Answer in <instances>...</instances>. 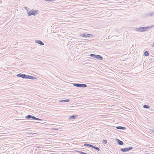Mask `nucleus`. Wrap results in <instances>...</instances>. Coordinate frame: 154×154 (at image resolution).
Instances as JSON below:
<instances>
[{
	"label": "nucleus",
	"instance_id": "15",
	"mask_svg": "<svg viewBox=\"0 0 154 154\" xmlns=\"http://www.w3.org/2000/svg\"><path fill=\"white\" fill-rule=\"evenodd\" d=\"M149 52L148 51H146L144 53V55L146 56H148L149 55Z\"/></svg>",
	"mask_w": 154,
	"mask_h": 154
},
{
	"label": "nucleus",
	"instance_id": "18",
	"mask_svg": "<svg viewBox=\"0 0 154 154\" xmlns=\"http://www.w3.org/2000/svg\"><path fill=\"white\" fill-rule=\"evenodd\" d=\"M31 75H26L25 79H30Z\"/></svg>",
	"mask_w": 154,
	"mask_h": 154
},
{
	"label": "nucleus",
	"instance_id": "19",
	"mask_svg": "<svg viewBox=\"0 0 154 154\" xmlns=\"http://www.w3.org/2000/svg\"><path fill=\"white\" fill-rule=\"evenodd\" d=\"M32 79V80H34V79H37L35 77H33V76H31V78H30V79Z\"/></svg>",
	"mask_w": 154,
	"mask_h": 154
},
{
	"label": "nucleus",
	"instance_id": "28",
	"mask_svg": "<svg viewBox=\"0 0 154 154\" xmlns=\"http://www.w3.org/2000/svg\"><path fill=\"white\" fill-rule=\"evenodd\" d=\"M16 120H20V119H16Z\"/></svg>",
	"mask_w": 154,
	"mask_h": 154
},
{
	"label": "nucleus",
	"instance_id": "27",
	"mask_svg": "<svg viewBox=\"0 0 154 154\" xmlns=\"http://www.w3.org/2000/svg\"><path fill=\"white\" fill-rule=\"evenodd\" d=\"M84 42V41H79L78 42Z\"/></svg>",
	"mask_w": 154,
	"mask_h": 154
},
{
	"label": "nucleus",
	"instance_id": "8",
	"mask_svg": "<svg viewBox=\"0 0 154 154\" xmlns=\"http://www.w3.org/2000/svg\"><path fill=\"white\" fill-rule=\"evenodd\" d=\"M25 75L26 74H22L21 73H19L17 75V77H21L23 79H25Z\"/></svg>",
	"mask_w": 154,
	"mask_h": 154
},
{
	"label": "nucleus",
	"instance_id": "12",
	"mask_svg": "<svg viewBox=\"0 0 154 154\" xmlns=\"http://www.w3.org/2000/svg\"><path fill=\"white\" fill-rule=\"evenodd\" d=\"M116 128L118 129H122L123 130H125L126 129V128L125 127L121 126H117L116 127Z\"/></svg>",
	"mask_w": 154,
	"mask_h": 154
},
{
	"label": "nucleus",
	"instance_id": "20",
	"mask_svg": "<svg viewBox=\"0 0 154 154\" xmlns=\"http://www.w3.org/2000/svg\"><path fill=\"white\" fill-rule=\"evenodd\" d=\"M107 141L105 140H103V143L105 144H106L107 143Z\"/></svg>",
	"mask_w": 154,
	"mask_h": 154
},
{
	"label": "nucleus",
	"instance_id": "7",
	"mask_svg": "<svg viewBox=\"0 0 154 154\" xmlns=\"http://www.w3.org/2000/svg\"><path fill=\"white\" fill-rule=\"evenodd\" d=\"M133 149L132 147H131L128 148H121L120 150L123 152H126L129 151Z\"/></svg>",
	"mask_w": 154,
	"mask_h": 154
},
{
	"label": "nucleus",
	"instance_id": "26",
	"mask_svg": "<svg viewBox=\"0 0 154 154\" xmlns=\"http://www.w3.org/2000/svg\"><path fill=\"white\" fill-rule=\"evenodd\" d=\"M152 46L154 47V42L153 43Z\"/></svg>",
	"mask_w": 154,
	"mask_h": 154
},
{
	"label": "nucleus",
	"instance_id": "24",
	"mask_svg": "<svg viewBox=\"0 0 154 154\" xmlns=\"http://www.w3.org/2000/svg\"><path fill=\"white\" fill-rule=\"evenodd\" d=\"M93 145H91V144H89L88 146H89V147H91L92 148V147H93Z\"/></svg>",
	"mask_w": 154,
	"mask_h": 154
},
{
	"label": "nucleus",
	"instance_id": "6",
	"mask_svg": "<svg viewBox=\"0 0 154 154\" xmlns=\"http://www.w3.org/2000/svg\"><path fill=\"white\" fill-rule=\"evenodd\" d=\"M79 36L82 37L86 38L91 37L93 36V35L87 33H82L80 34Z\"/></svg>",
	"mask_w": 154,
	"mask_h": 154
},
{
	"label": "nucleus",
	"instance_id": "25",
	"mask_svg": "<svg viewBox=\"0 0 154 154\" xmlns=\"http://www.w3.org/2000/svg\"><path fill=\"white\" fill-rule=\"evenodd\" d=\"M72 38H73V39H78V38H75V37H73Z\"/></svg>",
	"mask_w": 154,
	"mask_h": 154
},
{
	"label": "nucleus",
	"instance_id": "11",
	"mask_svg": "<svg viewBox=\"0 0 154 154\" xmlns=\"http://www.w3.org/2000/svg\"><path fill=\"white\" fill-rule=\"evenodd\" d=\"M35 42L42 45H44V43L42 41L40 40H35Z\"/></svg>",
	"mask_w": 154,
	"mask_h": 154
},
{
	"label": "nucleus",
	"instance_id": "2",
	"mask_svg": "<svg viewBox=\"0 0 154 154\" xmlns=\"http://www.w3.org/2000/svg\"><path fill=\"white\" fill-rule=\"evenodd\" d=\"M150 28V27L149 26L147 27H140L139 28H136L135 30L138 32H144L146 31Z\"/></svg>",
	"mask_w": 154,
	"mask_h": 154
},
{
	"label": "nucleus",
	"instance_id": "23",
	"mask_svg": "<svg viewBox=\"0 0 154 154\" xmlns=\"http://www.w3.org/2000/svg\"><path fill=\"white\" fill-rule=\"evenodd\" d=\"M88 145H89V144H88V143H85L84 144V146H88Z\"/></svg>",
	"mask_w": 154,
	"mask_h": 154
},
{
	"label": "nucleus",
	"instance_id": "29",
	"mask_svg": "<svg viewBox=\"0 0 154 154\" xmlns=\"http://www.w3.org/2000/svg\"><path fill=\"white\" fill-rule=\"evenodd\" d=\"M26 8H27V7H25V9H26Z\"/></svg>",
	"mask_w": 154,
	"mask_h": 154
},
{
	"label": "nucleus",
	"instance_id": "13",
	"mask_svg": "<svg viewBox=\"0 0 154 154\" xmlns=\"http://www.w3.org/2000/svg\"><path fill=\"white\" fill-rule=\"evenodd\" d=\"M77 116L76 115H73L72 116H71L69 117V119L70 120H72V119H75L77 117Z\"/></svg>",
	"mask_w": 154,
	"mask_h": 154
},
{
	"label": "nucleus",
	"instance_id": "16",
	"mask_svg": "<svg viewBox=\"0 0 154 154\" xmlns=\"http://www.w3.org/2000/svg\"><path fill=\"white\" fill-rule=\"evenodd\" d=\"M143 107L144 108L148 109L149 108V106L148 105H143Z\"/></svg>",
	"mask_w": 154,
	"mask_h": 154
},
{
	"label": "nucleus",
	"instance_id": "21",
	"mask_svg": "<svg viewBox=\"0 0 154 154\" xmlns=\"http://www.w3.org/2000/svg\"><path fill=\"white\" fill-rule=\"evenodd\" d=\"M149 131L150 132L154 133V130H153L152 129H149Z\"/></svg>",
	"mask_w": 154,
	"mask_h": 154
},
{
	"label": "nucleus",
	"instance_id": "30",
	"mask_svg": "<svg viewBox=\"0 0 154 154\" xmlns=\"http://www.w3.org/2000/svg\"><path fill=\"white\" fill-rule=\"evenodd\" d=\"M28 133H30L29 132H28Z\"/></svg>",
	"mask_w": 154,
	"mask_h": 154
},
{
	"label": "nucleus",
	"instance_id": "5",
	"mask_svg": "<svg viewBox=\"0 0 154 154\" xmlns=\"http://www.w3.org/2000/svg\"><path fill=\"white\" fill-rule=\"evenodd\" d=\"M73 85L77 87L80 88H85L87 86L86 84H84L75 83Z\"/></svg>",
	"mask_w": 154,
	"mask_h": 154
},
{
	"label": "nucleus",
	"instance_id": "3",
	"mask_svg": "<svg viewBox=\"0 0 154 154\" xmlns=\"http://www.w3.org/2000/svg\"><path fill=\"white\" fill-rule=\"evenodd\" d=\"M25 118L26 119H32L33 120H38L39 122L42 121V120L41 119H38L30 115H28L27 116H26Z\"/></svg>",
	"mask_w": 154,
	"mask_h": 154
},
{
	"label": "nucleus",
	"instance_id": "14",
	"mask_svg": "<svg viewBox=\"0 0 154 154\" xmlns=\"http://www.w3.org/2000/svg\"><path fill=\"white\" fill-rule=\"evenodd\" d=\"M70 101L69 99H66V100H62L60 101V102H68Z\"/></svg>",
	"mask_w": 154,
	"mask_h": 154
},
{
	"label": "nucleus",
	"instance_id": "4",
	"mask_svg": "<svg viewBox=\"0 0 154 154\" xmlns=\"http://www.w3.org/2000/svg\"><path fill=\"white\" fill-rule=\"evenodd\" d=\"M38 12V11L35 10L33 9H32L29 12H27L28 15L29 16L31 15L35 16Z\"/></svg>",
	"mask_w": 154,
	"mask_h": 154
},
{
	"label": "nucleus",
	"instance_id": "17",
	"mask_svg": "<svg viewBox=\"0 0 154 154\" xmlns=\"http://www.w3.org/2000/svg\"><path fill=\"white\" fill-rule=\"evenodd\" d=\"M92 148L98 151H100V149H99V148L98 147L94 146H93Z\"/></svg>",
	"mask_w": 154,
	"mask_h": 154
},
{
	"label": "nucleus",
	"instance_id": "22",
	"mask_svg": "<svg viewBox=\"0 0 154 154\" xmlns=\"http://www.w3.org/2000/svg\"><path fill=\"white\" fill-rule=\"evenodd\" d=\"M27 133L28 134H36L35 133Z\"/></svg>",
	"mask_w": 154,
	"mask_h": 154
},
{
	"label": "nucleus",
	"instance_id": "9",
	"mask_svg": "<svg viewBox=\"0 0 154 154\" xmlns=\"http://www.w3.org/2000/svg\"><path fill=\"white\" fill-rule=\"evenodd\" d=\"M147 15L150 17L154 16V11H150L148 12L147 13Z\"/></svg>",
	"mask_w": 154,
	"mask_h": 154
},
{
	"label": "nucleus",
	"instance_id": "1",
	"mask_svg": "<svg viewBox=\"0 0 154 154\" xmlns=\"http://www.w3.org/2000/svg\"><path fill=\"white\" fill-rule=\"evenodd\" d=\"M90 56L92 57V59H93L97 60H102L103 59V57L99 55H96L92 54H90Z\"/></svg>",
	"mask_w": 154,
	"mask_h": 154
},
{
	"label": "nucleus",
	"instance_id": "10",
	"mask_svg": "<svg viewBox=\"0 0 154 154\" xmlns=\"http://www.w3.org/2000/svg\"><path fill=\"white\" fill-rule=\"evenodd\" d=\"M116 140L117 141V143L118 144L121 145H123L124 143L123 141H121L120 140L118 139H116Z\"/></svg>",
	"mask_w": 154,
	"mask_h": 154
}]
</instances>
